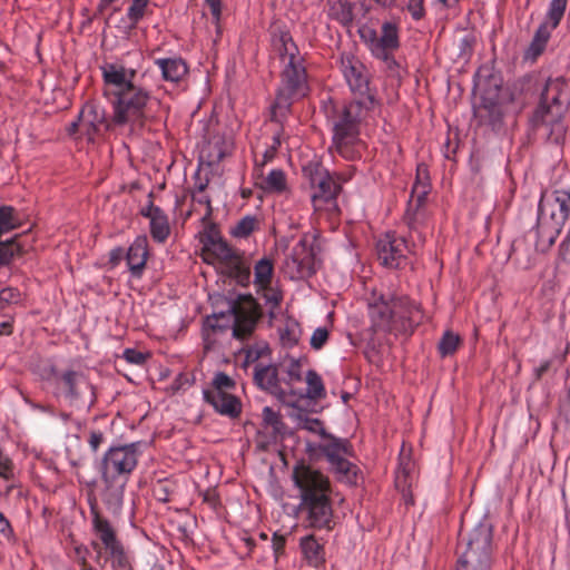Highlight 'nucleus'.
<instances>
[{"mask_svg":"<svg viewBox=\"0 0 570 570\" xmlns=\"http://www.w3.org/2000/svg\"><path fill=\"white\" fill-rule=\"evenodd\" d=\"M292 480L299 491L298 508L306 514L305 520L308 527L332 530L334 528V511L328 478L304 461H299L293 468Z\"/></svg>","mask_w":570,"mask_h":570,"instance_id":"2","label":"nucleus"},{"mask_svg":"<svg viewBox=\"0 0 570 570\" xmlns=\"http://www.w3.org/2000/svg\"><path fill=\"white\" fill-rule=\"evenodd\" d=\"M257 218L252 215L244 216L230 229V234L237 238L248 237L257 228Z\"/></svg>","mask_w":570,"mask_h":570,"instance_id":"49","label":"nucleus"},{"mask_svg":"<svg viewBox=\"0 0 570 570\" xmlns=\"http://www.w3.org/2000/svg\"><path fill=\"white\" fill-rule=\"evenodd\" d=\"M267 191L282 193L286 189V176L282 169H273L264 180Z\"/></svg>","mask_w":570,"mask_h":570,"instance_id":"50","label":"nucleus"},{"mask_svg":"<svg viewBox=\"0 0 570 570\" xmlns=\"http://www.w3.org/2000/svg\"><path fill=\"white\" fill-rule=\"evenodd\" d=\"M286 538L275 532L272 539V548L277 560L285 552Z\"/></svg>","mask_w":570,"mask_h":570,"instance_id":"62","label":"nucleus"},{"mask_svg":"<svg viewBox=\"0 0 570 570\" xmlns=\"http://www.w3.org/2000/svg\"><path fill=\"white\" fill-rule=\"evenodd\" d=\"M0 534L3 535L8 541H14L16 535L10 521L6 518V515L0 511Z\"/></svg>","mask_w":570,"mask_h":570,"instance_id":"61","label":"nucleus"},{"mask_svg":"<svg viewBox=\"0 0 570 570\" xmlns=\"http://www.w3.org/2000/svg\"><path fill=\"white\" fill-rule=\"evenodd\" d=\"M223 146L224 141L222 139L209 141L208 145L202 149V158L206 157L209 166L218 165L226 156Z\"/></svg>","mask_w":570,"mask_h":570,"instance_id":"46","label":"nucleus"},{"mask_svg":"<svg viewBox=\"0 0 570 570\" xmlns=\"http://www.w3.org/2000/svg\"><path fill=\"white\" fill-rule=\"evenodd\" d=\"M203 501L214 510H216L220 505L219 495L215 489H207L203 493Z\"/></svg>","mask_w":570,"mask_h":570,"instance_id":"63","label":"nucleus"},{"mask_svg":"<svg viewBox=\"0 0 570 570\" xmlns=\"http://www.w3.org/2000/svg\"><path fill=\"white\" fill-rule=\"evenodd\" d=\"M401 47V40H400V33L392 39L387 47L380 49L375 55H373L374 58L382 60L386 68L394 72L400 68L399 62L396 61L394 57V52L397 51Z\"/></svg>","mask_w":570,"mask_h":570,"instance_id":"39","label":"nucleus"},{"mask_svg":"<svg viewBox=\"0 0 570 570\" xmlns=\"http://www.w3.org/2000/svg\"><path fill=\"white\" fill-rule=\"evenodd\" d=\"M344 77L353 92L366 95L368 91V77L362 62L347 58L342 60Z\"/></svg>","mask_w":570,"mask_h":570,"instance_id":"30","label":"nucleus"},{"mask_svg":"<svg viewBox=\"0 0 570 570\" xmlns=\"http://www.w3.org/2000/svg\"><path fill=\"white\" fill-rule=\"evenodd\" d=\"M335 19L344 27H350L354 20L353 4L351 2H340V8L335 12Z\"/></svg>","mask_w":570,"mask_h":570,"instance_id":"56","label":"nucleus"},{"mask_svg":"<svg viewBox=\"0 0 570 570\" xmlns=\"http://www.w3.org/2000/svg\"><path fill=\"white\" fill-rule=\"evenodd\" d=\"M330 336L326 327H317L311 337L309 344L313 350H321L327 342Z\"/></svg>","mask_w":570,"mask_h":570,"instance_id":"58","label":"nucleus"},{"mask_svg":"<svg viewBox=\"0 0 570 570\" xmlns=\"http://www.w3.org/2000/svg\"><path fill=\"white\" fill-rule=\"evenodd\" d=\"M155 65L160 69L163 80L175 83L179 82L189 70L186 61L180 57L158 58Z\"/></svg>","mask_w":570,"mask_h":570,"instance_id":"33","label":"nucleus"},{"mask_svg":"<svg viewBox=\"0 0 570 570\" xmlns=\"http://www.w3.org/2000/svg\"><path fill=\"white\" fill-rule=\"evenodd\" d=\"M149 0H131L127 10V18L136 26L146 14Z\"/></svg>","mask_w":570,"mask_h":570,"instance_id":"53","label":"nucleus"},{"mask_svg":"<svg viewBox=\"0 0 570 570\" xmlns=\"http://www.w3.org/2000/svg\"><path fill=\"white\" fill-rule=\"evenodd\" d=\"M553 30L548 24H539L531 42L523 52L522 59L524 62L534 63L543 55Z\"/></svg>","mask_w":570,"mask_h":570,"instance_id":"31","label":"nucleus"},{"mask_svg":"<svg viewBox=\"0 0 570 570\" xmlns=\"http://www.w3.org/2000/svg\"><path fill=\"white\" fill-rule=\"evenodd\" d=\"M78 120H82L83 134L89 141H95L97 136L117 127L114 122V115L109 117L106 108L95 100H89L82 106L78 114Z\"/></svg>","mask_w":570,"mask_h":570,"instance_id":"14","label":"nucleus"},{"mask_svg":"<svg viewBox=\"0 0 570 570\" xmlns=\"http://www.w3.org/2000/svg\"><path fill=\"white\" fill-rule=\"evenodd\" d=\"M124 358L130 364L142 365L147 360V355L135 348H126L124 351Z\"/></svg>","mask_w":570,"mask_h":570,"instance_id":"60","label":"nucleus"},{"mask_svg":"<svg viewBox=\"0 0 570 570\" xmlns=\"http://www.w3.org/2000/svg\"><path fill=\"white\" fill-rule=\"evenodd\" d=\"M567 6L568 0H551L546 18L541 23L548 24L552 29H557L564 16Z\"/></svg>","mask_w":570,"mask_h":570,"instance_id":"44","label":"nucleus"},{"mask_svg":"<svg viewBox=\"0 0 570 570\" xmlns=\"http://www.w3.org/2000/svg\"><path fill=\"white\" fill-rule=\"evenodd\" d=\"M90 514L92 517V531L107 551L121 544V541L117 537L116 529L111 525L110 521L100 513L96 503L90 504Z\"/></svg>","mask_w":570,"mask_h":570,"instance_id":"27","label":"nucleus"},{"mask_svg":"<svg viewBox=\"0 0 570 570\" xmlns=\"http://www.w3.org/2000/svg\"><path fill=\"white\" fill-rule=\"evenodd\" d=\"M21 226V219L14 207L0 205V235L9 233Z\"/></svg>","mask_w":570,"mask_h":570,"instance_id":"43","label":"nucleus"},{"mask_svg":"<svg viewBox=\"0 0 570 570\" xmlns=\"http://www.w3.org/2000/svg\"><path fill=\"white\" fill-rule=\"evenodd\" d=\"M125 256H126V252L122 247H120V246L115 247L109 252L108 263L114 268L117 265H119V263L125 258Z\"/></svg>","mask_w":570,"mask_h":570,"instance_id":"64","label":"nucleus"},{"mask_svg":"<svg viewBox=\"0 0 570 570\" xmlns=\"http://www.w3.org/2000/svg\"><path fill=\"white\" fill-rule=\"evenodd\" d=\"M303 176L313 189L311 199L315 209H321L325 204L335 205L342 186L321 163L309 161L303 166Z\"/></svg>","mask_w":570,"mask_h":570,"instance_id":"10","label":"nucleus"},{"mask_svg":"<svg viewBox=\"0 0 570 570\" xmlns=\"http://www.w3.org/2000/svg\"><path fill=\"white\" fill-rule=\"evenodd\" d=\"M236 382L228 376L225 372H217L210 383V389H205L203 392H209V394L230 393L229 391L235 390Z\"/></svg>","mask_w":570,"mask_h":570,"instance_id":"47","label":"nucleus"},{"mask_svg":"<svg viewBox=\"0 0 570 570\" xmlns=\"http://www.w3.org/2000/svg\"><path fill=\"white\" fill-rule=\"evenodd\" d=\"M205 224L206 226L204 230L199 234V239L203 244V247H207L213 243L223 239L217 224L207 222Z\"/></svg>","mask_w":570,"mask_h":570,"instance_id":"54","label":"nucleus"},{"mask_svg":"<svg viewBox=\"0 0 570 570\" xmlns=\"http://www.w3.org/2000/svg\"><path fill=\"white\" fill-rule=\"evenodd\" d=\"M392 302H394L396 333L412 334L424 318L421 306L406 295H392Z\"/></svg>","mask_w":570,"mask_h":570,"instance_id":"16","label":"nucleus"},{"mask_svg":"<svg viewBox=\"0 0 570 570\" xmlns=\"http://www.w3.org/2000/svg\"><path fill=\"white\" fill-rule=\"evenodd\" d=\"M281 374L278 364L264 365L263 363H257L254 366L253 380L259 390L275 396L279 402L288 405L291 404V401L287 399L286 390L282 386V383L284 382L279 376Z\"/></svg>","mask_w":570,"mask_h":570,"instance_id":"17","label":"nucleus"},{"mask_svg":"<svg viewBox=\"0 0 570 570\" xmlns=\"http://www.w3.org/2000/svg\"><path fill=\"white\" fill-rule=\"evenodd\" d=\"M109 557L112 559V566L119 568H126L127 570L131 568L128 562V558L125 552V548L121 544L115 547V549L108 550Z\"/></svg>","mask_w":570,"mask_h":570,"instance_id":"57","label":"nucleus"},{"mask_svg":"<svg viewBox=\"0 0 570 570\" xmlns=\"http://www.w3.org/2000/svg\"><path fill=\"white\" fill-rule=\"evenodd\" d=\"M288 406L293 407V411L288 415L297 422L298 429L307 430L312 433H317L318 435L320 430L325 429L322 420L317 417H309L306 411L299 407L295 402H291Z\"/></svg>","mask_w":570,"mask_h":570,"instance_id":"36","label":"nucleus"},{"mask_svg":"<svg viewBox=\"0 0 570 570\" xmlns=\"http://www.w3.org/2000/svg\"><path fill=\"white\" fill-rule=\"evenodd\" d=\"M259 289L263 291V298L266 304H269L273 308H277L281 305L283 301L282 292L274 289L271 285L267 288Z\"/></svg>","mask_w":570,"mask_h":570,"instance_id":"59","label":"nucleus"},{"mask_svg":"<svg viewBox=\"0 0 570 570\" xmlns=\"http://www.w3.org/2000/svg\"><path fill=\"white\" fill-rule=\"evenodd\" d=\"M299 548L309 567L318 569L325 564V548L314 534L301 538Z\"/></svg>","mask_w":570,"mask_h":570,"instance_id":"32","label":"nucleus"},{"mask_svg":"<svg viewBox=\"0 0 570 570\" xmlns=\"http://www.w3.org/2000/svg\"><path fill=\"white\" fill-rule=\"evenodd\" d=\"M264 428L272 429V438L277 440L283 439L286 434L287 426L282 420L279 412L274 411L271 406H265L262 412Z\"/></svg>","mask_w":570,"mask_h":570,"instance_id":"38","label":"nucleus"},{"mask_svg":"<svg viewBox=\"0 0 570 570\" xmlns=\"http://www.w3.org/2000/svg\"><path fill=\"white\" fill-rule=\"evenodd\" d=\"M268 32L271 36V45L281 61L285 63L286 61H296L304 58L299 55V49L285 22L281 20L273 21Z\"/></svg>","mask_w":570,"mask_h":570,"instance_id":"18","label":"nucleus"},{"mask_svg":"<svg viewBox=\"0 0 570 570\" xmlns=\"http://www.w3.org/2000/svg\"><path fill=\"white\" fill-rule=\"evenodd\" d=\"M492 561L458 556L455 570H492Z\"/></svg>","mask_w":570,"mask_h":570,"instance_id":"51","label":"nucleus"},{"mask_svg":"<svg viewBox=\"0 0 570 570\" xmlns=\"http://www.w3.org/2000/svg\"><path fill=\"white\" fill-rule=\"evenodd\" d=\"M460 344L461 337L458 334L445 331L438 344V350L442 357H446L454 354Z\"/></svg>","mask_w":570,"mask_h":570,"instance_id":"48","label":"nucleus"},{"mask_svg":"<svg viewBox=\"0 0 570 570\" xmlns=\"http://www.w3.org/2000/svg\"><path fill=\"white\" fill-rule=\"evenodd\" d=\"M309 90L305 59L286 61L279 73L275 100L271 105V121L286 120L294 102L308 96Z\"/></svg>","mask_w":570,"mask_h":570,"instance_id":"5","label":"nucleus"},{"mask_svg":"<svg viewBox=\"0 0 570 570\" xmlns=\"http://www.w3.org/2000/svg\"><path fill=\"white\" fill-rule=\"evenodd\" d=\"M392 295H380L368 304V315L372 322V330L375 333H396V318Z\"/></svg>","mask_w":570,"mask_h":570,"instance_id":"19","label":"nucleus"},{"mask_svg":"<svg viewBox=\"0 0 570 570\" xmlns=\"http://www.w3.org/2000/svg\"><path fill=\"white\" fill-rule=\"evenodd\" d=\"M21 294L16 287H6L0 291V312L4 311L9 305L20 302Z\"/></svg>","mask_w":570,"mask_h":570,"instance_id":"55","label":"nucleus"},{"mask_svg":"<svg viewBox=\"0 0 570 570\" xmlns=\"http://www.w3.org/2000/svg\"><path fill=\"white\" fill-rule=\"evenodd\" d=\"M456 554L494 562L493 525L488 518L466 534L460 532Z\"/></svg>","mask_w":570,"mask_h":570,"instance_id":"9","label":"nucleus"},{"mask_svg":"<svg viewBox=\"0 0 570 570\" xmlns=\"http://www.w3.org/2000/svg\"><path fill=\"white\" fill-rule=\"evenodd\" d=\"M148 255L149 252L147 236H137L127 249L125 256L128 269L134 278H141L144 271L146 268Z\"/></svg>","mask_w":570,"mask_h":570,"instance_id":"23","label":"nucleus"},{"mask_svg":"<svg viewBox=\"0 0 570 570\" xmlns=\"http://www.w3.org/2000/svg\"><path fill=\"white\" fill-rule=\"evenodd\" d=\"M214 312L203 321V338L205 350L214 343L213 334H222L232 330L233 337L247 340L263 317V308L252 294H238L236 297L216 295L212 297Z\"/></svg>","mask_w":570,"mask_h":570,"instance_id":"1","label":"nucleus"},{"mask_svg":"<svg viewBox=\"0 0 570 570\" xmlns=\"http://www.w3.org/2000/svg\"><path fill=\"white\" fill-rule=\"evenodd\" d=\"M362 111L363 102L352 100L344 104L337 112V120L333 124V142L338 149L352 145L357 139Z\"/></svg>","mask_w":570,"mask_h":570,"instance_id":"11","label":"nucleus"},{"mask_svg":"<svg viewBox=\"0 0 570 570\" xmlns=\"http://www.w3.org/2000/svg\"><path fill=\"white\" fill-rule=\"evenodd\" d=\"M406 250L405 238L396 237L395 234L387 233L376 243L377 259L381 265L387 268H404L409 264Z\"/></svg>","mask_w":570,"mask_h":570,"instance_id":"15","label":"nucleus"},{"mask_svg":"<svg viewBox=\"0 0 570 570\" xmlns=\"http://www.w3.org/2000/svg\"><path fill=\"white\" fill-rule=\"evenodd\" d=\"M316 265L315 248L305 235L293 247L291 255L286 258V273L292 279L309 278L316 274Z\"/></svg>","mask_w":570,"mask_h":570,"instance_id":"13","label":"nucleus"},{"mask_svg":"<svg viewBox=\"0 0 570 570\" xmlns=\"http://www.w3.org/2000/svg\"><path fill=\"white\" fill-rule=\"evenodd\" d=\"M102 79L106 86H112L116 91H121L135 83L136 69L126 68L121 63L106 62L100 67Z\"/></svg>","mask_w":570,"mask_h":570,"instance_id":"22","label":"nucleus"},{"mask_svg":"<svg viewBox=\"0 0 570 570\" xmlns=\"http://www.w3.org/2000/svg\"><path fill=\"white\" fill-rule=\"evenodd\" d=\"M474 115L481 125H487L494 131L503 126V110L499 98L481 96V104L474 107Z\"/></svg>","mask_w":570,"mask_h":570,"instance_id":"26","label":"nucleus"},{"mask_svg":"<svg viewBox=\"0 0 570 570\" xmlns=\"http://www.w3.org/2000/svg\"><path fill=\"white\" fill-rule=\"evenodd\" d=\"M430 189L431 184L429 168L425 164H419L407 208L403 216L404 223L411 230H416L424 218L422 209L425 205Z\"/></svg>","mask_w":570,"mask_h":570,"instance_id":"12","label":"nucleus"},{"mask_svg":"<svg viewBox=\"0 0 570 570\" xmlns=\"http://www.w3.org/2000/svg\"><path fill=\"white\" fill-rule=\"evenodd\" d=\"M570 217V190L556 189L551 198L542 196L538 204L537 224L534 226L537 246L550 248L559 237Z\"/></svg>","mask_w":570,"mask_h":570,"instance_id":"6","label":"nucleus"},{"mask_svg":"<svg viewBox=\"0 0 570 570\" xmlns=\"http://www.w3.org/2000/svg\"><path fill=\"white\" fill-rule=\"evenodd\" d=\"M306 383H307V389H306V393L303 396H305L309 400H314V401L322 400L325 397L326 391L324 387V383H323L321 375L316 371H314V370L307 371Z\"/></svg>","mask_w":570,"mask_h":570,"instance_id":"41","label":"nucleus"},{"mask_svg":"<svg viewBox=\"0 0 570 570\" xmlns=\"http://www.w3.org/2000/svg\"><path fill=\"white\" fill-rule=\"evenodd\" d=\"M141 442L109 448L99 463L101 479H127L136 469Z\"/></svg>","mask_w":570,"mask_h":570,"instance_id":"8","label":"nucleus"},{"mask_svg":"<svg viewBox=\"0 0 570 570\" xmlns=\"http://www.w3.org/2000/svg\"><path fill=\"white\" fill-rule=\"evenodd\" d=\"M20 235H16L11 239L0 240V267L8 266L16 256L23 254L22 246L18 243Z\"/></svg>","mask_w":570,"mask_h":570,"instance_id":"42","label":"nucleus"},{"mask_svg":"<svg viewBox=\"0 0 570 570\" xmlns=\"http://www.w3.org/2000/svg\"><path fill=\"white\" fill-rule=\"evenodd\" d=\"M570 106V80L563 76L548 78L540 94L539 102L529 118L533 132L547 129L546 140L561 145L567 126L563 118Z\"/></svg>","mask_w":570,"mask_h":570,"instance_id":"3","label":"nucleus"},{"mask_svg":"<svg viewBox=\"0 0 570 570\" xmlns=\"http://www.w3.org/2000/svg\"><path fill=\"white\" fill-rule=\"evenodd\" d=\"M240 250L232 247L224 238L213 243L207 247H203L204 261L207 264L218 263V266L225 262L236 258V254Z\"/></svg>","mask_w":570,"mask_h":570,"instance_id":"34","label":"nucleus"},{"mask_svg":"<svg viewBox=\"0 0 570 570\" xmlns=\"http://www.w3.org/2000/svg\"><path fill=\"white\" fill-rule=\"evenodd\" d=\"M474 78L476 80L475 86L480 87L482 91L481 96L499 98L503 79L501 73L494 70L493 62L479 67Z\"/></svg>","mask_w":570,"mask_h":570,"instance_id":"29","label":"nucleus"},{"mask_svg":"<svg viewBox=\"0 0 570 570\" xmlns=\"http://www.w3.org/2000/svg\"><path fill=\"white\" fill-rule=\"evenodd\" d=\"M104 489L101 500L106 509L114 515H119L124 507L127 479H101Z\"/></svg>","mask_w":570,"mask_h":570,"instance_id":"24","label":"nucleus"},{"mask_svg":"<svg viewBox=\"0 0 570 570\" xmlns=\"http://www.w3.org/2000/svg\"><path fill=\"white\" fill-rule=\"evenodd\" d=\"M218 273L235 281V283L242 287H247L250 284V265L244 252H239L236 254V258L218 266Z\"/></svg>","mask_w":570,"mask_h":570,"instance_id":"28","label":"nucleus"},{"mask_svg":"<svg viewBox=\"0 0 570 570\" xmlns=\"http://www.w3.org/2000/svg\"><path fill=\"white\" fill-rule=\"evenodd\" d=\"M203 397L206 403L212 405L213 409L223 416L235 420L242 414V401L232 393L216 392L215 394H209V392H203Z\"/></svg>","mask_w":570,"mask_h":570,"instance_id":"25","label":"nucleus"},{"mask_svg":"<svg viewBox=\"0 0 570 570\" xmlns=\"http://www.w3.org/2000/svg\"><path fill=\"white\" fill-rule=\"evenodd\" d=\"M397 8L409 12L414 21H421L426 17L425 0H407L404 6Z\"/></svg>","mask_w":570,"mask_h":570,"instance_id":"52","label":"nucleus"},{"mask_svg":"<svg viewBox=\"0 0 570 570\" xmlns=\"http://www.w3.org/2000/svg\"><path fill=\"white\" fill-rule=\"evenodd\" d=\"M332 470L336 474L340 482H344L351 487L357 485L361 476V470L356 464L344 458L338 463H336Z\"/></svg>","mask_w":570,"mask_h":570,"instance_id":"37","label":"nucleus"},{"mask_svg":"<svg viewBox=\"0 0 570 570\" xmlns=\"http://www.w3.org/2000/svg\"><path fill=\"white\" fill-rule=\"evenodd\" d=\"M112 102L116 126L144 125L147 119V106L153 100L150 92L136 83L125 90L115 91Z\"/></svg>","mask_w":570,"mask_h":570,"instance_id":"7","label":"nucleus"},{"mask_svg":"<svg viewBox=\"0 0 570 570\" xmlns=\"http://www.w3.org/2000/svg\"><path fill=\"white\" fill-rule=\"evenodd\" d=\"M284 384L292 386L295 382L302 381V365L297 360L291 358L288 362L278 364Z\"/></svg>","mask_w":570,"mask_h":570,"instance_id":"45","label":"nucleus"},{"mask_svg":"<svg viewBox=\"0 0 570 570\" xmlns=\"http://www.w3.org/2000/svg\"><path fill=\"white\" fill-rule=\"evenodd\" d=\"M400 33L399 23L395 21H384L381 26V33L368 26L358 29L361 40L365 43L370 52L375 55L380 49L387 47L389 42Z\"/></svg>","mask_w":570,"mask_h":570,"instance_id":"20","label":"nucleus"},{"mask_svg":"<svg viewBox=\"0 0 570 570\" xmlns=\"http://www.w3.org/2000/svg\"><path fill=\"white\" fill-rule=\"evenodd\" d=\"M320 436L324 439L325 442L318 445V450L326 458L331 468L344 459L343 455H354L353 445L348 439L336 438L327 432L326 429L320 430Z\"/></svg>","mask_w":570,"mask_h":570,"instance_id":"21","label":"nucleus"},{"mask_svg":"<svg viewBox=\"0 0 570 570\" xmlns=\"http://www.w3.org/2000/svg\"><path fill=\"white\" fill-rule=\"evenodd\" d=\"M45 373V380L57 400H63L71 407L86 411H90L96 404V386L83 371L73 366L59 368L51 364Z\"/></svg>","mask_w":570,"mask_h":570,"instance_id":"4","label":"nucleus"},{"mask_svg":"<svg viewBox=\"0 0 570 570\" xmlns=\"http://www.w3.org/2000/svg\"><path fill=\"white\" fill-rule=\"evenodd\" d=\"M149 232L154 242L164 244L170 235V225L168 216L161 210H156V215L149 220Z\"/></svg>","mask_w":570,"mask_h":570,"instance_id":"35","label":"nucleus"},{"mask_svg":"<svg viewBox=\"0 0 570 570\" xmlns=\"http://www.w3.org/2000/svg\"><path fill=\"white\" fill-rule=\"evenodd\" d=\"M274 266L268 258L259 259L254 266L255 285L258 288H267L272 283Z\"/></svg>","mask_w":570,"mask_h":570,"instance_id":"40","label":"nucleus"}]
</instances>
